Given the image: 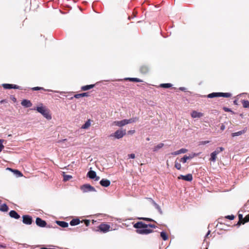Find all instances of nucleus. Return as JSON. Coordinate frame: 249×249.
Masks as SVG:
<instances>
[{
  "label": "nucleus",
  "mask_w": 249,
  "mask_h": 249,
  "mask_svg": "<svg viewBox=\"0 0 249 249\" xmlns=\"http://www.w3.org/2000/svg\"><path fill=\"white\" fill-rule=\"evenodd\" d=\"M100 184L103 187H107L110 185V181L107 179L103 178L100 180Z\"/></svg>",
  "instance_id": "9d476101"
},
{
  "label": "nucleus",
  "mask_w": 249,
  "mask_h": 249,
  "mask_svg": "<svg viewBox=\"0 0 249 249\" xmlns=\"http://www.w3.org/2000/svg\"><path fill=\"white\" fill-rule=\"evenodd\" d=\"M31 89L32 90H43L44 91H51V92H57V93L59 92L58 91L53 90H51V89H45L44 88H43L42 87H36L32 88H31Z\"/></svg>",
  "instance_id": "2eb2a0df"
},
{
  "label": "nucleus",
  "mask_w": 249,
  "mask_h": 249,
  "mask_svg": "<svg viewBox=\"0 0 249 249\" xmlns=\"http://www.w3.org/2000/svg\"><path fill=\"white\" fill-rule=\"evenodd\" d=\"M12 89H22L20 87H19L17 85H13V84Z\"/></svg>",
  "instance_id": "c03bdc74"
},
{
  "label": "nucleus",
  "mask_w": 249,
  "mask_h": 249,
  "mask_svg": "<svg viewBox=\"0 0 249 249\" xmlns=\"http://www.w3.org/2000/svg\"><path fill=\"white\" fill-rule=\"evenodd\" d=\"M193 157H194V156H187V159H188V160L191 159H192Z\"/></svg>",
  "instance_id": "4d7b16f0"
},
{
  "label": "nucleus",
  "mask_w": 249,
  "mask_h": 249,
  "mask_svg": "<svg viewBox=\"0 0 249 249\" xmlns=\"http://www.w3.org/2000/svg\"><path fill=\"white\" fill-rule=\"evenodd\" d=\"M0 104H2L5 103H7V101L6 100L4 99V100H1L0 101Z\"/></svg>",
  "instance_id": "603ef678"
},
{
  "label": "nucleus",
  "mask_w": 249,
  "mask_h": 249,
  "mask_svg": "<svg viewBox=\"0 0 249 249\" xmlns=\"http://www.w3.org/2000/svg\"><path fill=\"white\" fill-rule=\"evenodd\" d=\"M128 157L131 159H134L135 158V155L134 154H130L128 155Z\"/></svg>",
  "instance_id": "09e8293b"
},
{
  "label": "nucleus",
  "mask_w": 249,
  "mask_h": 249,
  "mask_svg": "<svg viewBox=\"0 0 249 249\" xmlns=\"http://www.w3.org/2000/svg\"><path fill=\"white\" fill-rule=\"evenodd\" d=\"M225 110H226V111H230V110L229 108H225Z\"/></svg>",
  "instance_id": "052dcab7"
},
{
  "label": "nucleus",
  "mask_w": 249,
  "mask_h": 249,
  "mask_svg": "<svg viewBox=\"0 0 249 249\" xmlns=\"http://www.w3.org/2000/svg\"><path fill=\"white\" fill-rule=\"evenodd\" d=\"M225 129V126L224 124H222L220 126V129L221 130H224Z\"/></svg>",
  "instance_id": "864d4df0"
},
{
  "label": "nucleus",
  "mask_w": 249,
  "mask_h": 249,
  "mask_svg": "<svg viewBox=\"0 0 249 249\" xmlns=\"http://www.w3.org/2000/svg\"><path fill=\"white\" fill-rule=\"evenodd\" d=\"M242 103L243 105V107L244 108H249V101L243 100L242 101Z\"/></svg>",
  "instance_id": "7c9ffc66"
},
{
  "label": "nucleus",
  "mask_w": 249,
  "mask_h": 249,
  "mask_svg": "<svg viewBox=\"0 0 249 249\" xmlns=\"http://www.w3.org/2000/svg\"><path fill=\"white\" fill-rule=\"evenodd\" d=\"M217 97H220L219 92H213L207 95V97L209 98H212Z\"/></svg>",
  "instance_id": "b1692460"
},
{
  "label": "nucleus",
  "mask_w": 249,
  "mask_h": 249,
  "mask_svg": "<svg viewBox=\"0 0 249 249\" xmlns=\"http://www.w3.org/2000/svg\"><path fill=\"white\" fill-rule=\"evenodd\" d=\"M89 93L88 92H84L80 94H76L74 95L73 97H71V99H72L73 97L75 98H79L82 97H85V96H88Z\"/></svg>",
  "instance_id": "aec40b11"
},
{
  "label": "nucleus",
  "mask_w": 249,
  "mask_h": 249,
  "mask_svg": "<svg viewBox=\"0 0 249 249\" xmlns=\"http://www.w3.org/2000/svg\"><path fill=\"white\" fill-rule=\"evenodd\" d=\"M126 134V130L120 129L116 130L114 133L110 134V137H114L115 139H120Z\"/></svg>",
  "instance_id": "f03ea898"
},
{
  "label": "nucleus",
  "mask_w": 249,
  "mask_h": 249,
  "mask_svg": "<svg viewBox=\"0 0 249 249\" xmlns=\"http://www.w3.org/2000/svg\"><path fill=\"white\" fill-rule=\"evenodd\" d=\"M94 86L95 85L94 84L84 86L81 87V89L83 91H86L93 88Z\"/></svg>",
  "instance_id": "5701e85b"
},
{
  "label": "nucleus",
  "mask_w": 249,
  "mask_h": 249,
  "mask_svg": "<svg viewBox=\"0 0 249 249\" xmlns=\"http://www.w3.org/2000/svg\"><path fill=\"white\" fill-rule=\"evenodd\" d=\"M140 72L142 73L145 74L149 71V68L147 66H142L140 69Z\"/></svg>",
  "instance_id": "4be33fe9"
},
{
  "label": "nucleus",
  "mask_w": 249,
  "mask_h": 249,
  "mask_svg": "<svg viewBox=\"0 0 249 249\" xmlns=\"http://www.w3.org/2000/svg\"><path fill=\"white\" fill-rule=\"evenodd\" d=\"M36 110L42 115H43L47 119H51V116L49 114L48 110L43 107H37Z\"/></svg>",
  "instance_id": "7ed1b4c3"
},
{
  "label": "nucleus",
  "mask_w": 249,
  "mask_h": 249,
  "mask_svg": "<svg viewBox=\"0 0 249 249\" xmlns=\"http://www.w3.org/2000/svg\"><path fill=\"white\" fill-rule=\"evenodd\" d=\"M175 167L178 169L180 170L181 169V166L180 163H178L177 161L175 162Z\"/></svg>",
  "instance_id": "4c0bfd02"
},
{
  "label": "nucleus",
  "mask_w": 249,
  "mask_h": 249,
  "mask_svg": "<svg viewBox=\"0 0 249 249\" xmlns=\"http://www.w3.org/2000/svg\"><path fill=\"white\" fill-rule=\"evenodd\" d=\"M246 131H247V128H245L244 129H243L242 130L238 131L237 132L232 133L231 134V136L233 137H234L236 136H238L241 135L242 134L245 133L246 132Z\"/></svg>",
  "instance_id": "a211bd4d"
},
{
  "label": "nucleus",
  "mask_w": 249,
  "mask_h": 249,
  "mask_svg": "<svg viewBox=\"0 0 249 249\" xmlns=\"http://www.w3.org/2000/svg\"><path fill=\"white\" fill-rule=\"evenodd\" d=\"M164 145V144L163 143H160L157 144L156 146H155L153 149V151L154 152L158 151Z\"/></svg>",
  "instance_id": "393cba45"
},
{
  "label": "nucleus",
  "mask_w": 249,
  "mask_h": 249,
  "mask_svg": "<svg viewBox=\"0 0 249 249\" xmlns=\"http://www.w3.org/2000/svg\"><path fill=\"white\" fill-rule=\"evenodd\" d=\"M96 175V173L95 171L90 170L88 172L87 177L91 179H94Z\"/></svg>",
  "instance_id": "6ab92c4d"
},
{
  "label": "nucleus",
  "mask_w": 249,
  "mask_h": 249,
  "mask_svg": "<svg viewBox=\"0 0 249 249\" xmlns=\"http://www.w3.org/2000/svg\"><path fill=\"white\" fill-rule=\"evenodd\" d=\"M139 219H142V220H144L145 221H154V220L151 218H145V217H140V218H139Z\"/></svg>",
  "instance_id": "79ce46f5"
},
{
  "label": "nucleus",
  "mask_w": 249,
  "mask_h": 249,
  "mask_svg": "<svg viewBox=\"0 0 249 249\" xmlns=\"http://www.w3.org/2000/svg\"><path fill=\"white\" fill-rule=\"evenodd\" d=\"M224 148L222 147H217L214 151H213L217 155L221 152L223 151Z\"/></svg>",
  "instance_id": "c9c22d12"
},
{
  "label": "nucleus",
  "mask_w": 249,
  "mask_h": 249,
  "mask_svg": "<svg viewBox=\"0 0 249 249\" xmlns=\"http://www.w3.org/2000/svg\"><path fill=\"white\" fill-rule=\"evenodd\" d=\"M6 169L13 172L16 177H20L22 176V174L18 170L12 169L10 168H7Z\"/></svg>",
  "instance_id": "dca6fc26"
},
{
  "label": "nucleus",
  "mask_w": 249,
  "mask_h": 249,
  "mask_svg": "<svg viewBox=\"0 0 249 249\" xmlns=\"http://www.w3.org/2000/svg\"><path fill=\"white\" fill-rule=\"evenodd\" d=\"M187 156H184L183 158H181L180 160V161L183 163H185L187 160Z\"/></svg>",
  "instance_id": "ea45409f"
},
{
  "label": "nucleus",
  "mask_w": 249,
  "mask_h": 249,
  "mask_svg": "<svg viewBox=\"0 0 249 249\" xmlns=\"http://www.w3.org/2000/svg\"><path fill=\"white\" fill-rule=\"evenodd\" d=\"M220 97H223L226 98H228L231 96V94L230 93H223V92H219Z\"/></svg>",
  "instance_id": "473e14b6"
},
{
  "label": "nucleus",
  "mask_w": 249,
  "mask_h": 249,
  "mask_svg": "<svg viewBox=\"0 0 249 249\" xmlns=\"http://www.w3.org/2000/svg\"><path fill=\"white\" fill-rule=\"evenodd\" d=\"M113 124L118 126H123L126 124V119L121 121H117L113 122Z\"/></svg>",
  "instance_id": "9b49d317"
},
{
  "label": "nucleus",
  "mask_w": 249,
  "mask_h": 249,
  "mask_svg": "<svg viewBox=\"0 0 249 249\" xmlns=\"http://www.w3.org/2000/svg\"><path fill=\"white\" fill-rule=\"evenodd\" d=\"M138 120V118L137 117H134L129 119H126V124L136 122Z\"/></svg>",
  "instance_id": "bb28decb"
},
{
  "label": "nucleus",
  "mask_w": 249,
  "mask_h": 249,
  "mask_svg": "<svg viewBox=\"0 0 249 249\" xmlns=\"http://www.w3.org/2000/svg\"><path fill=\"white\" fill-rule=\"evenodd\" d=\"M95 181H98L100 179V177L96 175L95 178L93 179Z\"/></svg>",
  "instance_id": "5fc2aeb1"
},
{
  "label": "nucleus",
  "mask_w": 249,
  "mask_h": 249,
  "mask_svg": "<svg viewBox=\"0 0 249 249\" xmlns=\"http://www.w3.org/2000/svg\"><path fill=\"white\" fill-rule=\"evenodd\" d=\"M56 223L61 227L67 228L69 226L68 223L63 221H56Z\"/></svg>",
  "instance_id": "f3484780"
},
{
  "label": "nucleus",
  "mask_w": 249,
  "mask_h": 249,
  "mask_svg": "<svg viewBox=\"0 0 249 249\" xmlns=\"http://www.w3.org/2000/svg\"><path fill=\"white\" fill-rule=\"evenodd\" d=\"M84 223L86 226H88L89 225L90 221L89 220L86 219L84 220Z\"/></svg>",
  "instance_id": "de8ad7c7"
},
{
  "label": "nucleus",
  "mask_w": 249,
  "mask_h": 249,
  "mask_svg": "<svg viewBox=\"0 0 249 249\" xmlns=\"http://www.w3.org/2000/svg\"><path fill=\"white\" fill-rule=\"evenodd\" d=\"M8 207L6 204H3L1 205L0 208V211L3 212H6L8 211Z\"/></svg>",
  "instance_id": "a878e982"
},
{
  "label": "nucleus",
  "mask_w": 249,
  "mask_h": 249,
  "mask_svg": "<svg viewBox=\"0 0 249 249\" xmlns=\"http://www.w3.org/2000/svg\"><path fill=\"white\" fill-rule=\"evenodd\" d=\"M191 115L193 118H199L203 116V114L201 112L194 110L192 112Z\"/></svg>",
  "instance_id": "1a4fd4ad"
},
{
  "label": "nucleus",
  "mask_w": 249,
  "mask_h": 249,
  "mask_svg": "<svg viewBox=\"0 0 249 249\" xmlns=\"http://www.w3.org/2000/svg\"><path fill=\"white\" fill-rule=\"evenodd\" d=\"M81 190L83 193H87L89 192H96L95 189L89 184L83 185L80 187Z\"/></svg>",
  "instance_id": "20e7f679"
},
{
  "label": "nucleus",
  "mask_w": 249,
  "mask_h": 249,
  "mask_svg": "<svg viewBox=\"0 0 249 249\" xmlns=\"http://www.w3.org/2000/svg\"><path fill=\"white\" fill-rule=\"evenodd\" d=\"M226 218L230 220H233L234 218V216L233 215H227Z\"/></svg>",
  "instance_id": "49530a36"
},
{
  "label": "nucleus",
  "mask_w": 249,
  "mask_h": 249,
  "mask_svg": "<svg viewBox=\"0 0 249 249\" xmlns=\"http://www.w3.org/2000/svg\"><path fill=\"white\" fill-rule=\"evenodd\" d=\"M209 141H204V142H202V143L203 144H206V143H209Z\"/></svg>",
  "instance_id": "bf43d9fd"
},
{
  "label": "nucleus",
  "mask_w": 249,
  "mask_h": 249,
  "mask_svg": "<svg viewBox=\"0 0 249 249\" xmlns=\"http://www.w3.org/2000/svg\"><path fill=\"white\" fill-rule=\"evenodd\" d=\"M3 140L0 139V152L2 151V149L4 147V146L3 145Z\"/></svg>",
  "instance_id": "37998d69"
},
{
  "label": "nucleus",
  "mask_w": 249,
  "mask_h": 249,
  "mask_svg": "<svg viewBox=\"0 0 249 249\" xmlns=\"http://www.w3.org/2000/svg\"><path fill=\"white\" fill-rule=\"evenodd\" d=\"M187 150L184 148H181L179 150H178V151L179 152V154L181 153H185L187 152Z\"/></svg>",
  "instance_id": "a18cd8bd"
},
{
  "label": "nucleus",
  "mask_w": 249,
  "mask_h": 249,
  "mask_svg": "<svg viewBox=\"0 0 249 249\" xmlns=\"http://www.w3.org/2000/svg\"><path fill=\"white\" fill-rule=\"evenodd\" d=\"M12 100L15 101H16V99L15 97H13Z\"/></svg>",
  "instance_id": "680f3d73"
},
{
  "label": "nucleus",
  "mask_w": 249,
  "mask_h": 249,
  "mask_svg": "<svg viewBox=\"0 0 249 249\" xmlns=\"http://www.w3.org/2000/svg\"><path fill=\"white\" fill-rule=\"evenodd\" d=\"M22 222L26 225H31L32 223L33 220L31 216L28 215H24L22 216Z\"/></svg>",
  "instance_id": "423d86ee"
},
{
  "label": "nucleus",
  "mask_w": 249,
  "mask_h": 249,
  "mask_svg": "<svg viewBox=\"0 0 249 249\" xmlns=\"http://www.w3.org/2000/svg\"><path fill=\"white\" fill-rule=\"evenodd\" d=\"M36 223L40 227H45L47 225L46 222L39 217H37L36 218Z\"/></svg>",
  "instance_id": "0eeeda50"
},
{
  "label": "nucleus",
  "mask_w": 249,
  "mask_h": 249,
  "mask_svg": "<svg viewBox=\"0 0 249 249\" xmlns=\"http://www.w3.org/2000/svg\"><path fill=\"white\" fill-rule=\"evenodd\" d=\"M150 200L151 203L152 205L155 207V208L158 211V212L160 213V214H162V211L160 207V206L156 203L155 201H154L152 198H149Z\"/></svg>",
  "instance_id": "4468645a"
},
{
  "label": "nucleus",
  "mask_w": 249,
  "mask_h": 249,
  "mask_svg": "<svg viewBox=\"0 0 249 249\" xmlns=\"http://www.w3.org/2000/svg\"><path fill=\"white\" fill-rule=\"evenodd\" d=\"M21 104L22 106L25 107H29L32 106V104L31 101L27 99L23 100L21 103Z\"/></svg>",
  "instance_id": "ddd939ff"
},
{
  "label": "nucleus",
  "mask_w": 249,
  "mask_h": 249,
  "mask_svg": "<svg viewBox=\"0 0 249 249\" xmlns=\"http://www.w3.org/2000/svg\"><path fill=\"white\" fill-rule=\"evenodd\" d=\"M146 140L147 141H149L150 140V138H146Z\"/></svg>",
  "instance_id": "e2e57ef3"
},
{
  "label": "nucleus",
  "mask_w": 249,
  "mask_h": 249,
  "mask_svg": "<svg viewBox=\"0 0 249 249\" xmlns=\"http://www.w3.org/2000/svg\"><path fill=\"white\" fill-rule=\"evenodd\" d=\"M9 214L11 217L14 218L16 219H18L20 218V215L14 210H11L10 211Z\"/></svg>",
  "instance_id": "f8f14e48"
},
{
  "label": "nucleus",
  "mask_w": 249,
  "mask_h": 249,
  "mask_svg": "<svg viewBox=\"0 0 249 249\" xmlns=\"http://www.w3.org/2000/svg\"><path fill=\"white\" fill-rule=\"evenodd\" d=\"M210 233V231H208L207 234H206L205 238H206Z\"/></svg>",
  "instance_id": "6e6d98bb"
},
{
  "label": "nucleus",
  "mask_w": 249,
  "mask_h": 249,
  "mask_svg": "<svg viewBox=\"0 0 249 249\" xmlns=\"http://www.w3.org/2000/svg\"><path fill=\"white\" fill-rule=\"evenodd\" d=\"M160 236L162 238V239L164 241H166L168 239V236L166 234V232L162 231L160 232Z\"/></svg>",
  "instance_id": "2f4dec72"
},
{
  "label": "nucleus",
  "mask_w": 249,
  "mask_h": 249,
  "mask_svg": "<svg viewBox=\"0 0 249 249\" xmlns=\"http://www.w3.org/2000/svg\"><path fill=\"white\" fill-rule=\"evenodd\" d=\"M217 155L214 152H213L211 154V158L210 160L213 162H215L216 161Z\"/></svg>",
  "instance_id": "c85d7f7f"
},
{
  "label": "nucleus",
  "mask_w": 249,
  "mask_h": 249,
  "mask_svg": "<svg viewBox=\"0 0 249 249\" xmlns=\"http://www.w3.org/2000/svg\"><path fill=\"white\" fill-rule=\"evenodd\" d=\"M71 178H72V177L71 176L68 175H64L63 179L64 181H66L69 180Z\"/></svg>",
  "instance_id": "58836bf2"
},
{
  "label": "nucleus",
  "mask_w": 249,
  "mask_h": 249,
  "mask_svg": "<svg viewBox=\"0 0 249 249\" xmlns=\"http://www.w3.org/2000/svg\"><path fill=\"white\" fill-rule=\"evenodd\" d=\"M160 86L163 88H169L172 86V85L170 83H165L160 84Z\"/></svg>",
  "instance_id": "72a5a7b5"
},
{
  "label": "nucleus",
  "mask_w": 249,
  "mask_h": 249,
  "mask_svg": "<svg viewBox=\"0 0 249 249\" xmlns=\"http://www.w3.org/2000/svg\"><path fill=\"white\" fill-rule=\"evenodd\" d=\"M178 179H181L186 181H191L193 179L192 175L191 174H188L185 176L184 175H180L178 177Z\"/></svg>",
  "instance_id": "6e6552de"
},
{
  "label": "nucleus",
  "mask_w": 249,
  "mask_h": 249,
  "mask_svg": "<svg viewBox=\"0 0 249 249\" xmlns=\"http://www.w3.org/2000/svg\"><path fill=\"white\" fill-rule=\"evenodd\" d=\"M234 104H237V103H236V101H234Z\"/></svg>",
  "instance_id": "0e129e2a"
},
{
  "label": "nucleus",
  "mask_w": 249,
  "mask_h": 249,
  "mask_svg": "<svg viewBox=\"0 0 249 249\" xmlns=\"http://www.w3.org/2000/svg\"><path fill=\"white\" fill-rule=\"evenodd\" d=\"M179 152L178 150L172 153V155H179Z\"/></svg>",
  "instance_id": "3c124183"
},
{
  "label": "nucleus",
  "mask_w": 249,
  "mask_h": 249,
  "mask_svg": "<svg viewBox=\"0 0 249 249\" xmlns=\"http://www.w3.org/2000/svg\"><path fill=\"white\" fill-rule=\"evenodd\" d=\"M90 121L88 120L86 123L82 126L81 128L83 129H87L89 128L90 125Z\"/></svg>",
  "instance_id": "cd10ccee"
},
{
  "label": "nucleus",
  "mask_w": 249,
  "mask_h": 249,
  "mask_svg": "<svg viewBox=\"0 0 249 249\" xmlns=\"http://www.w3.org/2000/svg\"><path fill=\"white\" fill-rule=\"evenodd\" d=\"M135 132V130H130L128 132L129 134H133Z\"/></svg>",
  "instance_id": "13d9d810"
},
{
  "label": "nucleus",
  "mask_w": 249,
  "mask_h": 249,
  "mask_svg": "<svg viewBox=\"0 0 249 249\" xmlns=\"http://www.w3.org/2000/svg\"><path fill=\"white\" fill-rule=\"evenodd\" d=\"M179 89L181 91H185V92L187 91V89L184 87H180L179 88Z\"/></svg>",
  "instance_id": "8fccbe9b"
},
{
  "label": "nucleus",
  "mask_w": 249,
  "mask_h": 249,
  "mask_svg": "<svg viewBox=\"0 0 249 249\" xmlns=\"http://www.w3.org/2000/svg\"><path fill=\"white\" fill-rule=\"evenodd\" d=\"M80 223V220L78 218H75L72 219L70 224L71 226H74L78 225Z\"/></svg>",
  "instance_id": "412c9836"
},
{
  "label": "nucleus",
  "mask_w": 249,
  "mask_h": 249,
  "mask_svg": "<svg viewBox=\"0 0 249 249\" xmlns=\"http://www.w3.org/2000/svg\"><path fill=\"white\" fill-rule=\"evenodd\" d=\"M238 217H239V222H238L237 224H238V225H240L241 224H242V222H243V221H244V218H243V215H242V214H239Z\"/></svg>",
  "instance_id": "e433bc0d"
},
{
  "label": "nucleus",
  "mask_w": 249,
  "mask_h": 249,
  "mask_svg": "<svg viewBox=\"0 0 249 249\" xmlns=\"http://www.w3.org/2000/svg\"><path fill=\"white\" fill-rule=\"evenodd\" d=\"M110 228V225L103 223L98 226V231L100 232L106 233L109 231Z\"/></svg>",
  "instance_id": "39448f33"
},
{
  "label": "nucleus",
  "mask_w": 249,
  "mask_h": 249,
  "mask_svg": "<svg viewBox=\"0 0 249 249\" xmlns=\"http://www.w3.org/2000/svg\"><path fill=\"white\" fill-rule=\"evenodd\" d=\"M134 227L136 230V232L140 234H148L153 232V230L148 229V227L156 228V226L154 224H146L142 222H138L134 225Z\"/></svg>",
  "instance_id": "f257e3e1"
},
{
  "label": "nucleus",
  "mask_w": 249,
  "mask_h": 249,
  "mask_svg": "<svg viewBox=\"0 0 249 249\" xmlns=\"http://www.w3.org/2000/svg\"><path fill=\"white\" fill-rule=\"evenodd\" d=\"M2 86L5 89H11L12 87L13 86V84H3L2 85Z\"/></svg>",
  "instance_id": "f704fd0d"
},
{
  "label": "nucleus",
  "mask_w": 249,
  "mask_h": 249,
  "mask_svg": "<svg viewBox=\"0 0 249 249\" xmlns=\"http://www.w3.org/2000/svg\"><path fill=\"white\" fill-rule=\"evenodd\" d=\"M244 221L242 222V224H244L246 222H248L249 221V214L247 215H246L245 218H244Z\"/></svg>",
  "instance_id": "a19ab883"
},
{
  "label": "nucleus",
  "mask_w": 249,
  "mask_h": 249,
  "mask_svg": "<svg viewBox=\"0 0 249 249\" xmlns=\"http://www.w3.org/2000/svg\"><path fill=\"white\" fill-rule=\"evenodd\" d=\"M125 80H128L130 81L136 82H141L142 80L137 78H127Z\"/></svg>",
  "instance_id": "c756f323"
},
{
  "label": "nucleus",
  "mask_w": 249,
  "mask_h": 249,
  "mask_svg": "<svg viewBox=\"0 0 249 249\" xmlns=\"http://www.w3.org/2000/svg\"><path fill=\"white\" fill-rule=\"evenodd\" d=\"M206 249H207V248H206Z\"/></svg>",
  "instance_id": "69168bd1"
}]
</instances>
